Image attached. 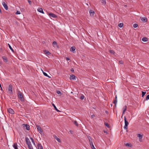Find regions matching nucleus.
Returning <instances> with one entry per match:
<instances>
[{
  "mask_svg": "<svg viewBox=\"0 0 149 149\" xmlns=\"http://www.w3.org/2000/svg\"><path fill=\"white\" fill-rule=\"evenodd\" d=\"M36 127L37 128V130L40 133H42L43 132V131L40 127V126L39 125H36Z\"/></svg>",
  "mask_w": 149,
  "mask_h": 149,
  "instance_id": "nucleus-4",
  "label": "nucleus"
},
{
  "mask_svg": "<svg viewBox=\"0 0 149 149\" xmlns=\"http://www.w3.org/2000/svg\"><path fill=\"white\" fill-rule=\"evenodd\" d=\"M25 141L27 145L31 144L29 139L27 137L25 138Z\"/></svg>",
  "mask_w": 149,
  "mask_h": 149,
  "instance_id": "nucleus-9",
  "label": "nucleus"
},
{
  "mask_svg": "<svg viewBox=\"0 0 149 149\" xmlns=\"http://www.w3.org/2000/svg\"><path fill=\"white\" fill-rule=\"evenodd\" d=\"M30 138L31 139V141L32 142V143H34V141L33 139L32 138H31V137H30Z\"/></svg>",
  "mask_w": 149,
  "mask_h": 149,
  "instance_id": "nucleus-41",
  "label": "nucleus"
},
{
  "mask_svg": "<svg viewBox=\"0 0 149 149\" xmlns=\"http://www.w3.org/2000/svg\"><path fill=\"white\" fill-rule=\"evenodd\" d=\"M109 52L113 54H114L115 53V52L113 50H110L109 51Z\"/></svg>",
  "mask_w": 149,
  "mask_h": 149,
  "instance_id": "nucleus-31",
  "label": "nucleus"
},
{
  "mask_svg": "<svg viewBox=\"0 0 149 149\" xmlns=\"http://www.w3.org/2000/svg\"><path fill=\"white\" fill-rule=\"evenodd\" d=\"M66 59L67 61H69L70 60V58L68 57H67Z\"/></svg>",
  "mask_w": 149,
  "mask_h": 149,
  "instance_id": "nucleus-48",
  "label": "nucleus"
},
{
  "mask_svg": "<svg viewBox=\"0 0 149 149\" xmlns=\"http://www.w3.org/2000/svg\"><path fill=\"white\" fill-rule=\"evenodd\" d=\"M142 19H147L146 17H144V18H142Z\"/></svg>",
  "mask_w": 149,
  "mask_h": 149,
  "instance_id": "nucleus-52",
  "label": "nucleus"
},
{
  "mask_svg": "<svg viewBox=\"0 0 149 149\" xmlns=\"http://www.w3.org/2000/svg\"><path fill=\"white\" fill-rule=\"evenodd\" d=\"M28 146L29 149H33L31 144L28 145Z\"/></svg>",
  "mask_w": 149,
  "mask_h": 149,
  "instance_id": "nucleus-25",
  "label": "nucleus"
},
{
  "mask_svg": "<svg viewBox=\"0 0 149 149\" xmlns=\"http://www.w3.org/2000/svg\"><path fill=\"white\" fill-rule=\"evenodd\" d=\"M70 70L71 72H74V69L73 68H71Z\"/></svg>",
  "mask_w": 149,
  "mask_h": 149,
  "instance_id": "nucleus-46",
  "label": "nucleus"
},
{
  "mask_svg": "<svg viewBox=\"0 0 149 149\" xmlns=\"http://www.w3.org/2000/svg\"><path fill=\"white\" fill-rule=\"evenodd\" d=\"M138 26V24H137L135 23L133 25V27L134 28H136Z\"/></svg>",
  "mask_w": 149,
  "mask_h": 149,
  "instance_id": "nucleus-33",
  "label": "nucleus"
},
{
  "mask_svg": "<svg viewBox=\"0 0 149 149\" xmlns=\"http://www.w3.org/2000/svg\"><path fill=\"white\" fill-rule=\"evenodd\" d=\"M89 142L91 146L93 145L92 140L89 141Z\"/></svg>",
  "mask_w": 149,
  "mask_h": 149,
  "instance_id": "nucleus-38",
  "label": "nucleus"
},
{
  "mask_svg": "<svg viewBox=\"0 0 149 149\" xmlns=\"http://www.w3.org/2000/svg\"><path fill=\"white\" fill-rule=\"evenodd\" d=\"M115 99H117V96H116H116Z\"/></svg>",
  "mask_w": 149,
  "mask_h": 149,
  "instance_id": "nucleus-51",
  "label": "nucleus"
},
{
  "mask_svg": "<svg viewBox=\"0 0 149 149\" xmlns=\"http://www.w3.org/2000/svg\"><path fill=\"white\" fill-rule=\"evenodd\" d=\"M8 91L9 93H13L12 86L11 84L9 85L8 86Z\"/></svg>",
  "mask_w": 149,
  "mask_h": 149,
  "instance_id": "nucleus-3",
  "label": "nucleus"
},
{
  "mask_svg": "<svg viewBox=\"0 0 149 149\" xmlns=\"http://www.w3.org/2000/svg\"><path fill=\"white\" fill-rule=\"evenodd\" d=\"M52 44H53V46L54 47H58V45L56 41H54V42H53Z\"/></svg>",
  "mask_w": 149,
  "mask_h": 149,
  "instance_id": "nucleus-12",
  "label": "nucleus"
},
{
  "mask_svg": "<svg viewBox=\"0 0 149 149\" xmlns=\"http://www.w3.org/2000/svg\"><path fill=\"white\" fill-rule=\"evenodd\" d=\"M44 53L47 55H49L50 54V53L49 51L47 50H44Z\"/></svg>",
  "mask_w": 149,
  "mask_h": 149,
  "instance_id": "nucleus-23",
  "label": "nucleus"
},
{
  "mask_svg": "<svg viewBox=\"0 0 149 149\" xmlns=\"http://www.w3.org/2000/svg\"><path fill=\"white\" fill-rule=\"evenodd\" d=\"M119 63L121 64H123V62L122 61H120L119 62Z\"/></svg>",
  "mask_w": 149,
  "mask_h": 149,
  "instance_id": "nucleus-44",
  "label": "nucleus"
},
{
  "mask_svg": "<svg viewBox=\"0 0 149 149\" xmlns=\"http://www.w3.org/2000/svg\"><path fill=\"white\" fill-rule=\"evenodd\" d=\"M87 138H88V139L89 141H92V139L91 138V136H87Z\"/></svg>",
  "mask_w": 149,
  "mask_h": 149,
  "instance_id": "nucleus-36",
  "label": "nucleus"
},
{
  "mask_svg": "<svg viewBox=\"0 0 149 149\" xmlns=\"http://www.w3.org/2000/svg\"><path fill=\"white\" fill-rule=\"evenodd\" d=\"M84 96L83 95H81L80 97V99L81 100H83L84 99Z\"/></svg>",
  "mask_w": 149,
  "mask_h": 149,
  "instance_id": "nucleus-42",
  "label": "nucleus"
},
{
  "mask_svg": "<svg viewBox=\"0 0 149 149\" xmlns=\"http://www.w3.org/2000/svg\"><path fill=\"white\" fill-rule=\"evenodd\" d=\"M33 143L34 145H35V142H34V143Z\"/></svg>",
  "mask_w": 149,
  "mask_h": 149,
  "instance_id": "nucleus-53",
  "label": "nucleus"
},
{
  "mask_svg": "<svg viewBox=\"0 0 149 149\" xmlns=\"http://www.w3.org/2000/svg\"><path fill=\"white\" fill-rule=\"evenodd\" d=\"M22 125L24 128H26L27 130H30V126L29 125L24 124H22Z\"/></svg>",
  "mask_w": 149,
  "mask_h": 149,
  "instance_id": "nucleus-5",
  "label": "nucleus"
},
{
  "mask_svg": "<svg viewBox=\"0 0 149 149\" xmlns=\"http://www.w3.org/2000/svg\"><path fill=\"white\" fill-rule=\"evenodd\" d=\"M95 116L94 114H93L91 115V117L92 118H93L95 117Z\"/></svg>",
  "mask_w": 149,
  "mask_h": 149,
  "instance_id": "nucleus-49",
  "label": "nucleus"
},
{
  "mask_svg": "<svg viewBox=\"0 0 149 149\" xmlns=\"http://www.w3.org/2000/svg\"><path fill=\"white\" fill-rule=\"evenodd\" d=\"M142 93L141 97H144V95H145V94H146V92L142 91Z\"/></svg>",
  "mask_w": 149,
  "mask_h": 149,
  "instance_id": "nucleus-35",
  "label": "nucleus"
},
{
  "mask_svg": "<svg viewBox=\"0 0 149 149\" xmlns=\"http://www.w3.org/2000/svg\"><path fill=\"white\" fill-rule=\"evenodd\" d=\"M141 20L143 22H146L147 21V19H141Z\"/></svg>",
  "mask_w": 149,
  "mask_h": 149,
  "instance_id": "nucleus-37",
  "label": "nucleus"
},
{
  "mask_svg": "<svg viewBox=\"0 0 149 149\" xmlns=\"http://www.w3.org/2000/svg\"><path fill=\"white\" fill-rule=\"evenodd\" d=\"M89 12L91 16H93L95 13L94 11L92 10H90Z\"/></svg>",
  "mask_w": 149,
  "mask_h": 149,
  "instance_id": "nucleus-14",
  "label": "nucleus"
},
{
  "mask_svg": "<svg viewBox=\"0 0 149 149\" xmlns=\"http://www.w3.org/2000/svg\"><path fill=\"white\" fill-rule=\"evenodd\" d=\"M125 145L127 146V147H131V145L130 143H127L126 144H125Z\"/></svg>",
  "mask_w": 149,
  "mask_h": 149,
  "instance_id": "nucleus-32",
  "label": "nucleus"
},
{
  "mask_svg": "<svg viewBox=\"0 0 149 149\" xmlns=\"http://www.w3.org/2000/svg\"><path fill=\"white\" fill-rule=\"evenodd\" d=\"M38 11L40 13H44L43 11V10L42 8H38L37 9Z\"/></svg>",
  "mask_w": 149,
  "mask_h": 149,
  "instance_id": "nucleus-15",
  "label": "nucleus"
},
{
  "mask_svg": "<svg viewBox=\"0 0 149 149\" xmlns=\"http://www.w3.org/2000/svg\"><path fill=\"white\" fill-rule=\"evenodd\" d=\"M0 51L1 52L2 51V48H0Z\"/></svg>",
  "mask_w": 149,
  "mask_h": 149,
  "instance_id": "nucleus-50",
  "label": "nucleus"
},
{
  "mask_svg": "<svg viewBox=\"0 0 149 149\" xmlns=\"http://www.w3.org/2000/svg\"><path fill=\"white\" fill-rule=\"evenodd\" d=\"M54 137L55 139H56L58 142H61V139L58 138L56 135H54Z\"/></svg>",
  "mask_w": 149,
  "mask_h": 149,
  "instance_id": "nucleus-11",
  "label": "nucleus"
},
{
  "mask_svg": "<svg viewBox=\"0 0 149 149\" xmlns=\"http://www.w3.org/2000/svg\"><path fill=\"white\" fill-rule=\"evenodd\" d=\"M75 76L74 75H72L70 76V78L71 79H72V80H74L75 78Z\"/></svg>",
  "mask_w": 149,
  "mask_h": 149,
  "instance_id": "nucleus-18",
  "label": "nucleus"
},
{
  "mask_svg": "<svg viewBox=\"0 0 149 149\" xmlns=\"http://www.w3.org/2000/svg\"><path fill=\"white\" fill-rule=\"evenodd\" d=\"M38 149H43L42 146L40 143L38 144Z\"/></svg>",
  "mask_w": 149,
  "mask_h": 149,
  "instance_id": "nucleus-17",
  "label": "nucleus"
},
{
  "mask_svg": "<svg viewBox=\"0 0 149 149\" xmlns=\"http://www.w3.org/2000/svg\"><path fill=\"white\" fill-rule=\"evenodd\" d=\"M18 97L19 99L21 101L24 100V98L22 93L20 91H18L17 92Z\"/></svg>",
  "mask_w": 149,
  "mask_h": 149,
  "instance_id": "nucleus-1",
  "label": "nucleus"
},
{
  "mask_svg": "<svg viewBox=\"0 0 149 149\" xmlns=\"http://www.w3.org/2000/svg\"><path fill=\"white\" fill-rule=\"evenodd\" d=\"M52 104L53 106L54 109L57 111H59L58 109L56 108V107L55 106L54 104V103H52Z\"/></svg>",
  "mask_w": 149,
  "mask_h": 149,
  "instance_id": "nucleus-22",
  "label": "nucleus"
},
{
  "mask_svg": "<svg viewBox=\"0 0 149 149\" xmlns=\"http://www.w3.org/2000/svg\"><path fill=\"white\" fill-rule=\"evenodd\" d=\"M148 40V38L146 37H143L142 39V40L143 42H146Z\"/></svg>",
  "mask_w": 149,
  "mask_h": 149,
  "instance_id": "nucleus-21",
  "label": "nucleus"
},
{
  "mask_svg": "<svg viewBox=\"0 0 149 149\" xmlns=\"http://www.w3.org/2000/svg\"><path fill=\"white\" fill-rule=\"evenodd\" d=\"M123 26V23H120L118 24V26L120 28H122Z\"/></svg>",
  "mask_w": 149,
  "mask_h": 149,
  "instance_id": "nucleus-28",
  "label": "nucleus"
},
{
  "mask_svg": "<svg viewBox=\"0 0 149 149\" xmlns=\"http://www.w3.org/2000/svg\"><path fill=\"white\" fill-rule=\"evenodd\" d=\"M42 71L43 72V74L44 75H45V76L47 77H48L49 78H50L51 77L50 76H48L46 72H44L42 70Z\"/></svg>",
  "mask_w": 149,
  "mask_h": 149,
  "instance_id": "nucleus-24",
  "label": "nucleus"
},
{
  "mask_svg": "<svg viewBox=\"0 0 149 149\" xmlns=\"http://www.w3.org/2000/svg\"><path fill=\"white\" fill-rule=\"evenodd\" d=\"M8 111L9 113L11 114H14L15 113L14 111L11 108L8 109Z\"/></svg>",
  "mask_w": 149,
  "mask_h": 149,
  "instance_id": "nucleus-8",
  "label": "nucleus"
},
{
  "mask_svg": "<svg viewBox=\"0 0 149 149\" xmlns=\"http://www.w3.org/2000/svg\"><path fill=\"white\" fill-rule=\"evenodd\" d=\"M20 12L19 11H17L16 13V14H20Z\"/></svg>",
  "mask_w": 149,
  "mask_h": 149,
  "instance_id": "nucleus-45",
  "label": "nucleus"
},
{
  "mask_svg": "<svg viewBox=\"0 0 149 149\" xmlns=\"http://www.w3.org/2000/svg\"><path fill=\"white\" fill-rule=\"evenodd\" d=\"M8 45L10 49L13 52H14V51L13 49L12 48L11 46L9 44H8Z\"/></svg>",
  "mask_w": 149,
  "mask_h": 149,
  "instance_id": "nucleus-26",
  "label": "nucleus"
},
{
  "mask_svg": "<svg viewBox=\"0 0 149 149\" xmlns=\"http://www.w3.org/2000/svg\"><path fill=\"white\" fill-rule=\"evenodd\" d=\"M91 146V148H92V149H96L95 148V147H94V146L93 145H92V146Z\"/></svg>",
  "mask_w": 149,
  "mask_h": 149,
  "instance_id": "nucleus-43",
  "label": "nucleus"
},
{
  "mask_svg": "<svg viewBox=\"0 0 149 149\" xmlns=\"http://www.w3.org/2000/svg\"><path fill=\"white\" fill-rule=\"evenodd\" d=\"M146 100H149V94L147 96L146 98Z\"/></svg>",
  "mask_w": 149,
  "mask_h": 149,
  "instance_id": "nucleus-40",
  "label": "nucleus"
},
{
  "mask_svg": "<svg viewBox=\"0 0 149 149\" xmlns=\"http://www.w3.org/2000/svg\"><path fill=\"white\" fill-rule=\"evenodd\" d=\"M13 147L15 148V149H18L17 144L16 143H14L13 145Z\"/></svg>",
  "mask_w": 149,
  "mask_h": 149,
  "instance_id": "nucleus-19",
  "label": "nucleus"
},
{
  "mask_svg": "<svg viewBox=\"0 0 149 149\" xmlns=\"http://www.w3.org/2000/svg\"><path fill=\"white\" fill-rule=\"evenodd\" d=\"M48 15L50 18L53 17L54 18H56L57 17V16L54 13H49Z\"/></svg>",
  "mask_w": 149,
  "mask_h": 149,
  "instance_id": "nucleus-7",
  "label": "nucleus"
},
{
  "mask_svg": "<svg viewBox=\"0 0 149 149\" xmlns=\"http://www.w3.org/2000/svg\"><path fill=\"white\" fill-rule=\"evenodd\" d=\"M143 134H138L137 135V136L139 137V140L140 142L142 141V138Z\"/></svg>",
  "mask_w": 149,
  "mask_h": 149,
  "instance_id": "nucleus-6",
  "label": "nucleus"
},
{
  "mask_svg": "<svg viewBox=\"0 0 149 149\" xmlns=\"http://www.w3.org/2000/svg\"><path fill=\"white\" fill-rule=\"evenodd\" d=\"M102 3L103 5H105L106 3V0H102Z\"/></svg>",
  "mask_w": 149,
  "mask_h": 149,
  "instance_id": "nucleus-34",
  "label": "nucleus"
},
{
  "mask_svg": "<svg viewBox=\"0 0 149 149\" xmlns=\"http://www.w3.org/2000/svg\"><path fill=\"white\" fill-rule=\"evenodd\" d=\"M104 124L108 128H109L110 127V126H109V124L107 123L106 122H104Z\"/></svg>",
  "mask_w": 149,
  "mask_h": 149,
  "instance_id": "nucleus-30",
  "label": "nucleus"
},
{
  "mask_svg": "<svg viewBox=\"0 0 149 149\" xmlns=\"http://www.w3.org/2000/svg\"><path fill=\"white\" fill-rule=\"evenodd\" d=\"M73 123L75 125L77 126H78L79 124L77 123V122L76 121H73Z\"/></svg>",
  "mask_w": 149,
  "mask_h": 149,
  "instance_id": "nucleus-29",
  "label": "nucleus"
},
{
  "mask_svg": "<svg viewBox=\"0 0 149 149\" xmlns=\"http://www.w3.org/2000/svg\"><path fill=\"white\" fill-rule=\"evenodd\" d=\"M127 108V107L126 105H125L123 107V115L125 113V112L126 111Z\"/></svg>",
  "mask_w": 149,
  "mask_h": 149,
  "instance_id": "nucleus-13",
  "label": "nucleus"
},
{
  "mask_svg": "<svg viewBox=\"0 0 149 149\" xmlns=\"http://www.w3.org/2000/svg\"><path fill=\"white\" fill-rule=\"evenodd\" d=\"M117 99H115V100H113V103L114 104H115V107H116V104H117Z\"/></svg>",
  "mask_w": 149,
  "mask_h": 149,
  "instance_id": "nucleus-27",
  "label": "nucleus"
},
{
  "mask_svg": "<svg viewBox=\"0 0 149 149\" xmlns=\"http://www.w3.org/2000/svg\"><path fill=\"white\" fill-rule=\"evenodd\" d=\"M75 47H72L70 49V50L71 51L73 52L75 50Z\"/></svg>",
  "mask_w": 149,
  "mask_h": 149,
  "instance_id": "nucleus-20",
  "label": "nucleus"
},
{
  "mask_svg": "<svg viewBox=\"0 0 149 149\" xmlns=\"http://www.w3.org/2000/svg\"><path fill=\"white\" fill-rule=\"evenodd\" d=\"M56 92H57V93L58 94L61 95V92L60 91H57Z\"/></svg>",
  "mask_w": 149,
  "mask_h": 149,
  "instance_id": "nucleus-39",
  "label": "nucleus"
},
{
  "mask_svg": "<svg viewBox=\"0 0 149 149\" xmlns=\"http://www.w3.org/2000/svg\"><path fill=\"white\" fill-rule=\"evenodd\" d=\"M28 2L30 4H31V1H30V0H28Z\"/></svg>",
  "mask_w": 149,
  "mask_h": 149,
  "instance_id": "nucleus-47",
  "label": "nucleus"
},
{
  "mask_svg": "<svg viewBox=\"0 0 149 149\" xmlns=\"http://www.w3.org/2000/svg\"><path fill=\"white\" fill-rule=\"evenodd\" d=\"M2 5H3V7H4V8H5V9L6 10H7L8 9V6H7V5L6 4V3H5V2H3L2 3Z\"/></svg>",
  "mask_w": 149,
  "mask_h": 149,
  "instance_id": "nucleus-10",
  "label": "nucleus"
},
{
  "mask_svg": "<svg viewBox=\"0 0 149 149\" xmlns=\"http://www.w3.org/2000/svg\"><path fill=\"white\" fill-rule=\"evenodd\" d=\"M124 120L125 122V126L124 127V128L125 129L127 130L128 129L127 126L129 124V123L127 120V119L126 116L124 117Z\"/></svg>",
  "mask_w": 149,
  "mask_h": 149,
  "instance_id": "nucleus-2",
  "label": "nucleus"
},
{
  "mask_svg": "<svg viewBox=\"0 0 149 149\" xmlns=\"http://www.w3.org/2000/svg\"><path fill=\"white\" fill-rule=\"evenodd\" d=\"M2 58L3 60L5 63H7V62H8V59L5 56H3L2 57Z\"/></svg>",
  "mask_w": 149,
  "mask_h": 149,
  "instance_id": "nucleus-16",
  "label": "nucleus"
}]
</instances>
